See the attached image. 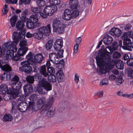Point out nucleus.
<instances>
[{"label":"nucleus","mask_w":133,"mask_h":133,"mask_svg":"<svg viewBox=\"0 0 133 133\" xmlns=\"http://www.w3.org/2000/svg\"><path fill=\"white\" fill-rule=\"evenodd\" d=\"M26 58L27 60V61H29L30 60L32 59L33 58L32 52H30L29 53L26 55Z\"/></svg>","instance_id":"680f3d73"},{"label":"nucleus","mask_w":133,"mask_h":133,"mask_svg":"<svg viewBox=\"0 0 133 133\" xmlns=\"http://www.w3.org/2000/svg\"><path fill=\"white\" fill-rule=\"evenodd\" d=\"M57 10L56 5L47 6L45 7L44 10V14L40 13V16L43 18H46L47 16H51Z\"/></svg>","instance_id":"423d86ee"},{"label":"nucleus","mask_w":133,"mask_h":133,"mask_svg":"<svg viewBox=\"0 0 133 133\" xmlns=\"http://www.w3.org/2000/svg\"><path fill=\"white\" fill-rule=\"evenodd\" d=\"M42 75L39 73H37L35 74L34 76L36 81H37L39 79H40L42 77Z\"/></svg>","instance_id":"052dcab7"},{"label":"nucleus","mask_w":133,"mask_h":133,"mask_svg":"<svg viewBox=\"0 0 133 133\" xmlns=\"http://www.w3.org/2000/svg\"><path fill=\"white\" fill-rule=\"evenodd\" d=\"M5 1L8 4H16L17 2V0H5Z\"/></svg>","instance_id":"0e129e2a"},{"label":"nucleus","mask_w":133,"mask_h":133,"mask_svg":"<svg viewBox=\"0 0 133 133\" xmlns=\"http://www.w3.org/2000/svg\"><path fill=\"white\" fill-rule=\"evenodd\" d=\"M60 2V0H49V3L50 4L54 5H58Z\"/></svg>","instance_id":"c03bdc74"},{"label":"nucleus","mask_w":133,"mask_h":133,"mask_svg":"<svg viewBox=\"0 0 133 133\" xmlns=\"http://www.w3.org/2000/svg\"><path fill=\"white\" fill-rule=\"evenodd\" d=\"M66 25L63 24L57 27L55 29H54L57 33L60 34L63 33L64 31V29L66 27Z\"/></svg>","instance_id":"aec40b11"},{"label":"nucleus","mask_w":133,"mask_h":133,"mask_svg":"<svg viewBox=\"0 0 133 133\" xmlns=\"http://www.w3.org/2000/svg\"><path fill=\"white\" fill-rule=\"evenodd\" d=\"M52 98L53 99V101L54 98L52 97H49L48 99L46 100V98L44 97H41L38 100L37 104V107L38 109H41L45 105L44 108H45L46 104L47 102Z\"/></svg>","instance_id":"9b49d317"},{"label":"nucleus","mask_w":133,"mask_h":133,"mask_svg":"<svg viewBox=\"0 0 133 133\" xmlns=\"http://www.w3.org/2000/svg\"><path fill=\"white\" fill-rule=\"evenodd\" d=\"M123 46H122L123 49L129 51L132 50L131 49L132 43L131 40L129 38H124L123 40Z\"/></svg>","instance_id":"ddd939ff"},{"label":"nucleus","mask_w":133,"mask_h":133,"mask_svg":"<svg viewBox=\"0 0 133 133\" xmlns=\"http://www.w3.org/2000/svg\"><path fill=\"white\" fill-rule=\"evenodd\" d=\"M12 109L11 112L12 114H14L15 112V107L17 105V103L15 101H12Z\"/></svg>","instance_id":"79ce46f5"},{"label":"nucleus","mask_w":133,"mask_h":133,"mask_svg":"<svg viewBox=\"0 0 133 133\" xmlns=\"http://www.w3.org/2000/svg\"><path fill=\"white\" fill-rule=\"evenodd\" d=\"M17 20V16H13L11 18L10 21L12 27H14L15 26Z\"/></svg>","instance_id":"f704fd0d"},{"label":"nucleus","mask_w":133,"mask_h":133,"mask_svg":"<svg viewBox=\"0 0 133 133\" xmlns=\"http://www.w3.org/2000/svg\"><path fill=\"white\" fill-rule=\"evenodd\" d=\"M69 7L70 10L68 9L65 10L63 15V19L65 20H69L76 18L79 15L80 9L78 6H75L71 8L69 5Z\"/></svg>","instance_id":"f03ea898"},{"label":"nucleus","mask_w":133,"mask_h":133,"mask_svg":"<svg viewBox=\"0 0 133 133\" xmlns=\"http://www.w3.org/2000/svg\"><path fill=\"white\" fill-rule=\"evenodd\" d=\"M39 83L40 86L43 88L47 91L52 90L51 84L48 82L45 79L43 78L41 81H39Z\"/></svg>","instance_id":"9d476101"},{"label":"nucleus","mask_w":133,"mask_h":133,"mask_svg":"<svg viewBox=\"0 0 133 133\" xmlns=\"http://www.w3.org/2000/svg\"><path fill=\"white\" fill-rule=\"evenodd\" d=\"M64 24L57 18H55L53 19L52 22V26L53 29H55L57 27L61 25Z\"/></svg>","instance_id":"412c9836"},{"label":"nucleus","mask_w":133,"mask_h":133,"mask_svg":"<svg viewBox=\"0 0 133 133\" xmlns=\"http://www.w3.org/2000/svg\"><path fill=\"white\" fill-rule=\"evenodd\" d=\"M34 58L39 63H43L45 61L44 57L41 53L36 54L34 56Z\"/></svg>","instance_id":"6ab92c4d"},{"label":"nucleus","mask_w":133,"mask_h":133,"mask_svg":"<svg viewBox=\"0 0 133 133\" xmlns=\"http://www.w3.org/2000/svg\"><path fill=\"white\" fill-rule=\"evenodd\" d=\"M31 11L32 12L35 13H38L40 15V13L41 11V8L40 7L32 8L31 9Z\"/></svg>","instance_id":"58836bf2"},{"label":"nucleus","mask_w":133,"mask_h":133,"mask_svg":"<svg viewBox=\"0 0 133 133\" xmlns=\"http://www.w3.org/2000/svg\"><path fill=\"white\" fill-rule=\"evenodd\" d=\"M127 64L130 66H133V57L130 58L127 60L126 62Z\"/></svg>","instance_id":"09e8293b"},{"label":"nucleus","mask_w":133,"mask_h":133,"mask_svg":"<svg viewBox=\"0 0 133 133\" xmlns=\"http://www.w3.org/2000/svg\"><path fill=\"white\" fill-rule=\"evenodd\" d=\"M121 55L120 53L118 51H115L113 53L112 56L114 58H117L120 57Z\"/></svg>","instance_id":"de8ad7c7"},{"label":"nucleus","mask_w":133,"mask_h":133,"mask_svg":"<svg viewBox=\"0 0 133 133\" xmlns=\"http://www.w3.org/2000/svg\"><path fill=\"white\" fill-rule=\"evenodd\" d=\"M53 43V42L52 40H49L48 41L47 43L45 45V48L47 50H49L51 48Z\"/></svg>","instance_id":"e433bc0d"},{"label":"nucleus","mask_w":133,"mask_h":133,"mask_svg":"<svg viewBox=\"0 0 133 133\" xmlns=\"http://www.w3.org/2000/svg\"><path fill=\"white\" fill-rule=\"evenodd\" d=\"M113 40L112 38L109 36H107L103 39L104 43L105 45H109L112 42Z\"/></svg>","instance_id":"c85d7f7f"},{"label":"nucleus","mask_w":133,"mask_h":133,"mask_svg":"<svg viewBox=\"0 0 133 133\" xmlns=\"http://www.w3.org/2000/svg\"><path fill=\"white\" fill-rule=\"evenodd\" d=\"M25 31L24 30H21L18 33V40L21 39H23L25 37Z\"/></svg>","instance_id":"7c9ffc66"},{"label":"nucleus","mask_w":133,"mask_h":133,"mask_svg":"<svg viewBox=\"0 0 133 133\" xmlns=\"http://www.w3.org/2000/svg\"><path fill=\"white\" fill-rule=\"evenodd\" d=\"M63 41L61 39H57L55 42L54 45V49L56 51H59L61 50L63 45Z\"/></svg>","instance_id":"4468645a"},{"label":"nucleus","mask_w":133,"mask_h":133,"mask_svg":"<svg viewBox=\"0 0 133 133\" xmlns=\"http://www.w3.org/2000/svg\"><path fill=\"white\" fill-rule=\"evenodd\" d=\"M110 54L109 52L105 50L103 51H99L98 53V57L96 58L97 64L99 66V74L102 75L105 74L109 70H111L109 60Z\"/></svg>","instance_id":"f257e3e1"},{"label":"nucleus","mask_w":133,"mask_h":133,"mask_svg":"<svg viewBox=\"0 0 133 133\" xmlns=\"http://www.w3.org/2000/svg\"><path fill=\"white\" fill-rule=\"evenodd\" d=\"M119 44L116 41H114L113 42L112 44V49L114 50H117L119 46L121 47L122 44V41L120 40L118 41Z\"/></svg>","instance_id":"393cba45"},{"label":"nucleus","mask_w":133,"mask_h":133,"mask_svg":"<svg viewBox=\"0 0 133 133\" xmlns=\"http://www.w3.org/2000/svg\"><path fill=\"white\" fill-rule=\"evenodd\" d=\"M38 98V96L36 94H33L31 95L30 97V99L32 101L37 99Z\"/></svg>","instance_id":"4d7b16f0"},{"label":"nucleus","mask_w":133,"mask_h":133,"mask_svg":"<svg viewBox=\"0 0 133 133\" xmlns=\"http://www.w3.org/2000/svg\"><path fill=\"white\" fill-rule=\"evenodd\" d=\"M38 63L34 58V59L32 58L29 61H24L20 63L22 66L19 68V70L22 72H24L27 74H30L32 70V67L30 65H31L33 66L37 65Z\"/></svg>","instance_id":"7ed1b4c3"},{"label":"nucleus","mask_w":133,"mask_h":133,"mask_svg":"<svg viewBox=\"0 0 133 133\" xmlns=\"http://www.w3.org/2000/svg\"><path fill=\"white\" fill-rule=\"evenodd\" d=\"M4 63V61L3 60L0 59V68L1 69L5 71H11L12 70L11 67L7 64L3 65Z\"/></svg>","instance_id":"2eb2a0df"},{"label":"nucleus","mask_w":133,"mask_h":133,"mask_svg":"<svg viewBox=\"0 0 133 133\" xmlns=\"http://www.w3.org/2000/svg\"><path fill=\"white\" fill-rule=\"evenodd\" d=\"M24 24L23 22L21 21H19L16 24V27L18 30H22V29L24 30Z\"/></svg>","instance_id":"cd10ccee"},{"label":"nucleus","mask_w":133,"mask_h":133,"mask_svg":"<svg viewBox=\"0 0 133 133\" xmlns=\"http://www.w3.org/2000/svg\"><path fill=\"white\" fill-rule=\"evenodd\" d=\"M28 48L27 47L21 48L19 49L17 51V54L20 56L24 55L28 51Z\"/></svg>","instance_id":"a878e982"},{"label":"nucleus","mask_w":133,"mask_h":133,"mask_svg":"<svg viewBox=\"0 0 133 133\" xmlns=\"http://www.w3.org/2000/svg\"><path fill=\"white\" fill-rule=\"evenodd\" d=\"M27 105L28 109L29 110H31L33 111H36L39 109H35V104L34 102L32 101H29L28 102V104Z\"/></svg>","instance_id":"5701e85b"},{"label":"nucleus","mask_w":133,"mask_h":133,"mask_svg":"<svg viewBox=\"0 0 133 133\" xmlns=\"http://www.w3.org/2000/svg\"><path fill=\"white\" fill-rule=\"evenodd\" d=\"M23 88L25 94L27 95L32 92L33 88L32 85L30 84H26L24 86Z\"/></svg>","instance_id":"dca6fc26"},{"label":"nucleus","mask_w":133,"mask_h":133,"mask_svg":"<svg viewBox=\"0 0 133 133\" xmlns=\"http://www.w3.org/2000/svg\"><path fill=\"white\" fill-rule=\"evenodd\" d=\"M26 79L28 83H33L34 81V77L33 76L29 75L26 77Z\"/></svg>","instance_id":"ea45409f"},{"label":"nucleus","mask_w":133,"mask_h":133,"mask_svg":"<svg viewBox=\"0 0 133 133\" xmlns=\"http://www.w3.org/2000/svg\"><path fill=\"white\" fill-rule=\"evenodd\" d=\"M47 71L50 74H53L55 72V70L54 68L51 67H47Z\"/></svg>","instance_id":"6e6d98bb"},{"label":"nucleus","mask_w":133,"mask_h":133,"mask_svg":"<svg viewBox=\"0 0 133 133\" xmlns=\"http://www.w3.org/2000/svg\"><path fill=\"white\" fill-rule=\"evenodd\" d=\"M26 96L23 95H22L20 96L19 98L17 99V101L18 102H19V101H24L25 99Z\"/></svg>","instance_id":"69168bd1"},{"label":"nucleus","mask_w":133,"mask_h":133,"mask_svg":"<svg viewBox=\"0 0 133 133\" xmlns=\"http://www.w3.org/2000/svg\"><path fill=\"white\" fill-rule=\"evenodd\" d=\"M19 17L21 19L23 22H25L28 20V18H27L24 14H21L20 16Z\"/></svg>","instance_id":"5fc2aeb1"},{"label":"nucleus","mask_w":133,"mask_h":133,"mask_svg":"<svg viewBox=\"0 0 133 133\" xmlns=\"http://www.w3.org/2000/svg\"><path fill=\"white\" fill-rule=\"evenodd\" d=\"M30 21L35 24L38 21V19L36 15H31L30 17Z\"/></svg>","instance_id":"c9c22d12"},{"label":"nucleus","mask_w":133,"mask_h":133,"mask_svg":"<svg viewBox=\"0 0 133 133\" xmlns=\"http://www.w3.org/2000/svg\"><path fill=\"white\" fill-rule=\"evenodd\" d=\"M48 79L49 81L53 83L56 82V77L53 74H51L48 76Z\"/></svg>","instance_id":"c756f323"},{"label":"nucleus","mask_w":133,"mask_h":133,"mask_svg":"<svg viewBox=\"0 0 133 133\" xmlns=\"http://www.w3.org/2000/svg\"><path fill=\"white\" fill-rule=\"evenodd\" d=\"M20 57L21 56L17 54H16L15 56H14V55L13 57H10V56H9V57H8L9 58L10 57V58H13V60L15 61H17L20 59L21 58Z\"/></svg>","instance_id":"603ef678"},{"label":"nucleus","mask_w":133,"mask_h":133,"mask_svg":"<svg viewBox=\"0 0 133 133\" xmlns=\"http://www.w3.org/2000/svg\"><path fill=\"white\" fill-rule=\"evenodd\" d=\"M37 5L39 7L44 6L45 4V2L44 0L36 1Z\"/></svg>","instance_id":"a18cd8bd"},{"label":"nucleus","mask_w":133,"mask_h":133,"mask_svg":"<svg viewBox=\"0 0 133 133\" xmlns=\"http://www.w3.org/2000/svg\"><path fill=\"white\" fill-rule=\"evenodd\" d=\"M18 33L16 32H14L13 34V38L14 40H18Z\"/></svg>","instance_id":"774afa93"},{"label":"nucleus","mask_w":133,"mask_h":133,"mask_svg":"<svg viewBox=\"0 0 133 133\" xmlns=\"http://www.w3.org/2000/svg\"><path fill=\"white\" fill-rule=\"evenodd\" d=\"M22 84L20 81L14 82L12 83L11 87L12 89L11 91V94L12 97L16 98L17 96H19V90L21 88Z\"/></svg>","instance_id":"0eeeda50"},{"label":"nucleus","mask_w":133,"mask_h":133,"mask_svg":"<svg viewBox=\"0 0 133 133\" xmlns=\"http://www.w3.org/2000/svg\"><path fill=\"white\" fill-rule=\"evenodd\" d=\"M7 85L5 84H2L0 86V94L4 95L7 91Z\"/></svg>","instance_id":"bb28decb"},{"label":"nucleus","mask_w":133,"mask_h":133,"mask_svg":"<svg viewBox=\"0 0 133 133\" xmlns=\"http://www.w3.org/2000/svg\"><path fill=\"white\" fill-rule=\"evenodd\" d=\"M108 83V81L107 79L104 78L100 82V85L102 87L104 85H107Z\"/></svg>","instance_id":"37998d69"},{"label":"nucleus","mask_w":133,"mask_h":133,"mask_svg":"<svg viewBox=\"0 0 133 133\" xmlns=\"http://www.w3.org/2000/svg\"><path fill=\"white\" fill-rule=\"evenodd\" d=\"M53 102V99H50L46 104L45 108H44L41 111V114H45L46 116L49 117H52L55 114V112L54 110L50 109L51 106Z\"/></svg>","instance_id":"39448f33"},{"label":"nucleus","mask_w":133,"mask_h":133,"mask_svg":"<svg viewBox=\"0 0 133 133\" xmlns=\"http://www.w3.org/2000/svg\"><path fill=\"white\" fill-rule=\"evenodd\" d=\"M37 92L40 94L44 95L45 94V92L41 87H38L37 88Z\"/></svg>","instance_id":"8fccbe9b"},{"label":"nucleus","mask_w":133,"mask_h":133,"mask_svg":"<svg viewBox=\"0 0 133 133\" xmlns=\"http://www.w3.org/2000/svg\"><path fill=\"white\" fill-rule=\"evenodd\" d=\"M26 105V103L25 102H20L17 106V108L19 111L22 112H25L28 109Z\"/></svg>","instance_id":"f3484780"},{"label":"nucleus","mask_w":133,"mask_h":133,"mask_svg":"<svg viewBox=\"0 0 133 133\" xmlns=\"http://www.w3.org/2000/svg\"><path fill=\"white\" fill-rule=\"evenodd\" d=\"M10 71H5L6 72L5 74V72L4 73L0 75V79L2 80L6 81L10 79L11 76Z\"/></svg>","instance_id":"4be33fe9"},{"label":"nucleus","mask_w":133,"mask_h":133,"mask_svg":"<svg viewBox=\"0 0 133 133\" xmlns=\"http://www.w3.org/2000/svg\"><path fill=\"white\" fill-rule=\"evenodd\" d=\"M128 74L129 76L133 78V70L128 68L127 69Z\"/></svg>","instance_id":"13d9d810"},{"label":"nucleus","mask_w":133,"mask_h":133,"mask_svg":"<svg viewBox=\"0 0 133 133\" xmlns=\"http://www.w3.org/2000/svg\"><path fill=\"white\" fill-rule=\"evenodd\" d=\"M131 27L132 26L130 24H127L125 25L124 26V29L126 31H129V30H130V29Z\"/></svg>","instance_id":"338daca9"},{"label":"nucleus","mask_w":133,"mask_h":133,"mask_svg":"<svg viewBox=\"0 0 133 133\" xmlns=\"http://www.w3.org/2000/svg\"><path fill=\"white\" fill-rule=\"evenodd\" d=\"M64 50L63 49L58 51L57 54L52 52L50 53L49 55V58L51 61L54 64L57 65L59 62L58 58H62L63 57V54Z\"/></svg>","instance_id":"6e6552de"},{"label":"nucleus","mask_w":133,"mask_h":133,"mask_svg":"<svg viewBox=\"0 0 133 133\" xmlns=\"http://www.w3.org/2000/svg\"><path fill=\"white\" fill-rule=\"evenodd\" d=\"M46 66L44 65L41 66L39 69V71L40 74L45 77H47L48 74L46 71Z\"/></svg>","instance_id":"b1692460"},{"label":"nucleus","mask_w":133,"mask_h":133,"mask_svg":"<svg viewBox=\"0 0 133 133\" xmlns=\"http://www.w3.org/2000/svg\"><path fill=\"white\" fill-rule=\"evenodd\" d=\"M115 37H119L121 34V31L118 28H115Z\"/></svg>","instance_id":"49530a36"},{"label":"nucleus","mask_w":133,"mask_h":133,"mask_svg":"<svg viewBox=\"0 0 133 133\" xmlns=\"http://www.w3.org/2000/svg\"><path fill=\"white\" fill-rule=\"evenodd\" d=\"M26 26L27 28L29 29H35L36 28V26L34 23L31 21H27Z\"/></svg>","instance_id":"473e14b6"},{"label":"nucleus","mask_w":133,"mask_h":133,"mask_svg":"<svg viewBox=\"0 0 133 133\" xmlns=\"http://www.w3.org/2000/svg\"><path fill=\"white\" fill-rule=\"evenodd\" d=\"M43 35L38 31V32L34 33V37L40 40L43 37Z\"/></svg>","instance_id":"4c0bfd02"},{"label":"nucleus","mask_w":133,"mask_h":133,"mask_svg":"<svg viewBox=\"0 0 133 133\" xmlns=\"http://www.w3.org/2000/svg\"><path fill=\"white\" fill-rule=\"evenodd\" d=\"M69 5L71 6V8L75 6H78L79 2L78 0H69Z\"/></svg>","instance_id":"2f4dec72"},{"label":"nucleus","mask_w":133,"mask_h":133,"mask_svg":"<svg viewBox=\"0 0 133 133\" xmlns=\"http://www.w3.org/2000/svg\"><path fill=\"white\" fill-rule=\"evenodd\" d=\"M19 44L21 48L26 47L25 46L27 45V41L24 40L20 42Z\"/></svg>","instance_id":"864d4df0"},{"label":"nucleus","mask_w":133,"mask_h":133,"mask_svg":"<svg viewBox=\"0 0 133 133\" xmlns=\"http://www.w3.org/2000/svg\"><path fill=\"white\" fill-rule=\"evenodd\" d=\"M13 118L11 115L9 114L5 115L3 117V119L5 121H11Z\"/></svg>","instance_id":"72a5a7b5"},{"label":"nucleus","mask_w":133,"mask_h":133,"mask_svg":"<svg viewBox=\"0 0 133 133\" xmlns=\"http://www.w3.org/2000/svg\"><path fill=\"white\" fill-rule=\"evenodd\" d=\"M123 81L122 76H119L117 77L115 82L116 84L118 85H120Z\"/></svg>","instance_id":"a19ab883"},{"label":"nucleus","mask_w":133,"mask_h":133,"mask_svg":"<svg viewBox=\"0 0 133 133\" xmlns=\"http://www.w3.org/2000/svg\"><path fill=\"white\" fill-rule=\"evenodd\" d=\"M31 0H19V4L20 5L23 3L24 4H29Z\"/></svg>","instance_id":"3c124183"},{"label":"nucleus","mask_w":133,"mask_h":133,"mask_svg":"<svg viewBox=\"0 0 133 133\" xmlns=\"http://www.w3.org/2000/svg\"><path fill=\"white\" fill-rule=\"evenodd\" d=\"M56 75L57 81L58 82H61L64 81V75L62 71H58L56 73Z\"/></svg>","instance_id":"a211bd4d"},{"label":"nucleus","mask_w":133,"mask_h":133,"mask_svg":"<svg viewBox=\"0 0 133 133\" xmlns=\"http://www.w3.org/2000/svg\"><path fill=\"white\" fill-rule=\"evenodd\" d=\"M109 63L111 69L115 65H116L117 68L120 70H122L124 68L123 62L121 60L119 59L116 60L113 59L111 60L110 56Z\"/></svg>","instance_id":"1a4fd4ad"},{"label":"nucleus","mask_w":133,"mask_h":133,"mask_svg":"<svg viewBox=\"0 0 133 133\" xmlns=\"http://www.w3.org/2000/svg\"><path fill=\"white\" fill-rule=\"evenodd\" d=\"M128 34L129 36L131 38L133 37V32H130V33L129 32H126L123 35V37L125 38L127 37V35Z\"/></svg>","instance_id":"e2e57ef3"},{"label":"nucleus","mask_w":133,"mask_h":133,"mask_svg":"<svg viewBox=\"0 0 133 133\" xmlns=\"http://www.w3.org/2000/svg\"><path fill=\"white\" fill-rule=\"evenodd\" d=\"M8 6L6 4L4 5L3 8V10H2L3 14L5 15L7 13L8 10Z\"/></svg>","instance_id":"bf43d9fd"},{"label":"nucleus","mask_w":133,"mask_h":133,"mask_svg":"<svg viewBox=\"0 0 133 133\" xmlns=\"http://www.w3.org/2000/svg\"><path fill=\"white\" fill-rule=\"evenodd\" d=\"M39 32L43 35L48 36L51 32V27L50 24H48L46 27L42 26L40 27L38 30Z\"/></svg>","instance_id":"f8f14e48"},{"label":"nucleus","mask_w":133,"mask_h":133,"mask_svg":"<svg viewBox=\"0 0 133 133\" xmlns=\"http://www.w3.org/2000/svg\"><path fill=\"white\" fill-rule=\"evenodd\" d=\"M15 43L8 42L4 43L3 45L2 48L4 52H6V57H11L13 56L14 53L17 50V48L14 46Z\"/></svg>","instance_id":"20e7f679"}]
</instances>
